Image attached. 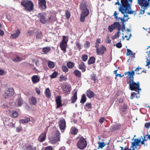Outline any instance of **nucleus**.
<instances>
[{"mask_svg":"<svg viewBox=\"0 0 150 150\" xmlns=\"http://www.w3.org/2000/svg\"><path fill=\"white\" fill-rule=\"evenodd\" d=\"M22 130V127L21 126H19L16 128V131L18 132H20Z\"/></svg>","mask_w":150,"mask_h":150,"instance_id":"61","label":"nucleus"},{"mask_svg":"<svg viewBox=\"0 0 150 150\" xmlns=\"http://www.w3.org/2000/svg\"><path fill=\"white\" fill-rule=\"evenodd\" d=\"M39 6L42 9H45L46 8L45 0H38Z\"/></svg>","mask_w":150,"mask_h":150,"instance_id":"14","label":"nucleus"},{"mask_svg":"<svg viewBox=\"0 0 150 150\" xmlns=\"http://www.w3.org/2000/svg\"><path fill=\"white\" fill-rule=\"evenodd\" d=\"M62 71L65 72H67L68 71V69L66 66H63L62 67Z\"/></svg>","mask_w":150,"mask_h":150,"instance_id":"54","label":"nucleus"},{"mask_svg":"<svg viewBox=\"0 0 150 150\" xmlns=\"http://www.w3.org/2000/svg\"><path fill=\"white\" fill-rule=\"evenodd\" d=\"M95 60V58L93 57H91L88 60V62L89 64H91L94 63Z\"/></svg>","mask_w":150,"mask_h":150,"instance_id":"32","label":"nucleus"},{"mask_svg":"<svg viewBox=\"0 0 150 150\" xmlns=\"http://www.w3.org/2000/svg\"><path fill=\"white\" fill-rule=\"evenodd\" d=\"M51 50V48L50 47H44L42 49V52L45 53L49 52Z\"/></svg>","mask_w":150,"mask_h":150,"instance_id":"31","label":"nucleus"},{"mask_svg":"<svg viewBox=\"0 0 150 150\" xmlns=\"http://www.w3.org/2000/svg\"><path fill=\"white\" fill-rule=\"evenodd\" d=\"M80 8L81 11L80 20L81 22H83L85 20V18L89 14V11L87 8L86 2L84 1H81Z\"/></svg>","mask_w":150,"mask_h":150,"instance_id":"2","label":"nucleus"},{"mask_svg":"<svg viewBox=\"0 0 150 150\" xmlns=\"http://www.w3.org/2000/svg\"><path fill=\"white\" fill-rule=\"evenodd\" d=\"M100 41L101 40L100 38H98L96 40L95 44V47L96 48V49L99 47L98 46L99 45V44L100 43Z\"/></svg>","mask_w":150,"mask_h":150,"instance_id":"35","label":"nucleus"},{"mask_svg":"<svg viewBox=\"0 0 150 150\" xmlns=\"http://www.w3.org/2000/svg\"><path fill=\"white\" fill-rule=\"evenodd\" d=\"M105 118L103 117H101L99 120V122L100 123H102L104 121Z\"/></svg>","mask_w":150,"mask_h":150,"instance_id":"63","label":"nucleus"},{"mask_svg":"<svg viewBox=\"0 0 150 150\" xmlns=\"http://www.w3.org/2000/svg\"><path fill=\"white\" fill-rule=\"evenodd\" d=\"M132 0H121V4L119 8V11L122 14H124L123 17L121 18L118 17L117 15L119 13H117L116 11L114 12L113 16H114L115 18L117 21L120 19L122 24H123L125 22L124 18L125 17H128V14H135V11H133L132 10L130 2L132 3Z\"/></svg>","mask_w":150,"mask_h":150,"instance_id":"1","label":"nucleus"},{"mask_svg":"<svg viewBox=\"0 0 150 150\" xmlns=\"http://www.w3.org/2000/svg\"><path fill=\"white\" fill-rule=\"evenodd\" d=\"M20 31L19 30H16V32L15 33L12 34L11 35V38H12L13 39H15L18 38L19 35L20 34Z\"/></svg>","mask_w":150,"mask_h":150,"instance_id":"19","label":"nucleus"},{"mask_svg":"<svg viewBox=\"0 0 150 150\" xmlns=\"http://www.w3.org/2000/svg\"><path fill=\"white\" fill-rule=\"evenodd\" d=\"M86 100V98L85 95L83 94L81 97V98L80 100V103H84Z\"/></svg>","mask_w":150,"mask_h":150,"instance_id":"36","label":"nucleus"},{"mask_svg":"<svg viewBox=\"0 0 150 150\" xmlns=\"http://www.w3.org/2000/svg\"><path fill=\"white\" fill-rule=\"evenodd\" d=\"M18 115V113L16 111H13L12 113V116L13 117L16 118L17 117Z\"/></svg>","mask_w":150,"mask_h":150,"instance_id":"44","label":"nucleus"},{"mask_svg":"<svg viewBox=\"0 0 150 150\" xmlns=\"http://www.w3.org/2000/svg\"><path fill=\"white\" fill-rule=\"evenodd\" d=\"M66 77H65L63 75H62L61 77H60V80H66Z\"/></svg>","mask_w":150,"mask_h":150,"instance_id":"64","label":"nucleus"},{"mask_svg":"<svg viewBox=\"0 0 150 150\" xmlns=\"http://www.w3.org/2000/svg\"><path fill=\"white\" fill-rule=\"evenodd\" d=\"M88 59V56L87 55L84 54L82 56V60L84 61H86Z\"/></svg>","mask_w":150,"mask_h":150,"instance_id":"52","label":"nucleus"},{"mask_svg":"<svg viewBox=\"0 0 150 150\" xmlns=\"http://www.w3.org/2000/svg\"><path fill=\"white\" fill-rule=\"evenodd\" d=\"M30 120V119L29 117L25 118L24 119H21L20 120L19 122L20 123H27L29 122Z\"/></svg>","mask_w":150,"mask_h":150,"instance_id":"26","label":"nucleus"},{"mask_svg":"<svg viewBox=\"0 0 150 150\" xmlns=\"http://www.w3.org/2000/svg\"><path fill=\"white\" fill-rule=\"evenodd\" d=\"M84 46L86 48H89L90 46V42L87 41H86L85 43L84 44Z\"/></svg>","mask_w":150,"mask_h":150,"instance_id":"48","label":"nucleus"},{"mask_svg":"<svg viewBox=\"0 0 150 150\" xmlns=\"http://www.w3.org/2000/svg\"><path fill=\"white\" fill-rule=\"evenodd\" d=\"M60 133L58 132H56L55 136L53 137L51 142L52 143L54 144L57 143V142L60 141Z\"/></svg>","mask_w":150,"mask_h":150,"instance_id":"13","label":"nucleus"},{"mask_svg":"<svg viewBox=\"0 0 150 150\" xmlns=\"http://www.w3.org/2000/svg\"><path fill=\"white\" fill-rule=\"evenodd\" d=\"M122 44L121 42H118L117 43L116 45V47L119 48H121L122 47Z\"/></svg>","mask_w":150,"mask_h":150,"instance_id":"58","label":"nucleus"},{"mask_svg":"<svg viewBox=\"0 0 150 150\" xmlns=\"http://www.w3.org/2000/svg\"><path fill=\"white\" fill-rule=\"evenodd\" d=\"M137 94H138L137 93H136L135 92H133V93H132L130 98L131 99H133L134 97H136L137 98H139V97H138V96H137Z\"/></svg>","mask_w":150,"mask_h":150,"instance_id":"39","label":"nucleus"},{"mask_svg":"<svg viewBox=\"0 0 150 150\" xmlns=\"http://www.w3.org/2000/svg\"><path fill=\"white\" fill-rule=\"evenodd\" d=\"M68 40V37H67L64 36H63V40L61 42L67 44Z\"/></svg>","mask_w":150,"mask_h":150,"instance_id":"37","label":"nucleus"},{"mask_svg":"<svg viewBox=\"0 0 150 150\" xmlns=\"http://www.w3.org/2000/svg\"><path fill=\"white\" fill-rule=\"evenodd\" d=\"M79 68L80 69L82 70L83 72H85L86 71V67L84 63L83 62H81L79 65Z\"/></svg>","mask_w":150,"mask_h":150,"instance_id":"21","label":"nucleus"},{"mask_svg":"<svg viewBox=\"0 0 150 150\" xmlns=\"http://www.w3.org/2000/svg\"><path fill=\"white\" fill-rule=\"evenodd\" d=\"M120 126V125L119 124H117L113 126L112 129L114 130H117L119 129Z\"/></svg>","mask_w":150,"mask_h":150,"instance_id":"40","label":"nucleus"},{"mask_svg":"<svg viewBox=\"0 0 150 150\" xmlns=\"http://www.w3.org/2000/svg\"><path fill=\"white\" fill-rule=\"evenodd\" d=\"M44 150H53V148L51 146H48L46 147Z\"/></svg>","mask_w":150,"mask_h":150,"instance_id":"55","label":"nucleus"},{"mask_svg":"<svg viewBox=\"0 0 150 150\" xmlns=\"http://www.w3.org/2000/svg\"><path fill=\"white\" fill-rule=\"evenodd\" d=\"M63 91L65 93H69L71 91V86L70 84L67 83L63 84L62 87Z\"/></svg>","mask_w":150,"mask_h":150,"instance_id":"8","label":"nucleus"},{"mask_svg":"<svg viewBox=\"0 0 150 150\" xmlns=\"http://www.w3.org/2000/svg\"><path fill=\"white\" fill-rule=\"evenodd\" d=\"M59 126L62 131H63L65 129L66 127V123L65 120L63 118H61L59 122Z\"/></svg>","mask_w":150,"mask_h":150,"instance_id":"10","label":"nucleus"},{"mask_svg":"<svg viewBox=\"0 0 150 150\" xmlns=\"http://www.w3.org/2000/svg\"><path fill=\"white\" fill-rule=\"evenodd\" d=\"M56 101L57 104L56 108H58L60 107L62 105V100L61 97L58 96L56 98Z\"/></svg>","mask_w":150,"mask_h":150,"instance_id":"18","label":"nucleus"},{"mask_svg":"<svg viewBox=\"0 0 150 150\" xmlns=\"http://www.w3.org/2000/svg\"><path fill=\"white\" fill-rule=\"evenodd\" d=\"M29 102L32 105H35L37 102L36 99L35 97H32L30 99Z\"/></svg>","mask_w":150,"mask_h":150,"instance_id":"25","label":"nucleus"},{"mask_svg":"<svg viewBox=\"0 0 150 150\" xmlns=\"http://www.w3.org/2000/svg\"><path fill=\"white\" fill-rule=\"evenodd\" d=\"M142 68H141L138 67L136 69L135 71L136 72V73L137 74H140L143 71H140V70H142Z\"/></svg>","mask_w":150,"mask_h":150,"instance_id":"38","label":"nucleus"},{"mask_svg":"<svg viewBox=\"0 0 150 150\" xmlns=\"http://www.w3.org/2000/svg\"><path fill=\"white\" fill-rule=\"evenodd\" d=\"M65 12L67 18V19H69L70 18V12L69 11L67 10H66Z\"/></svg>","mask_w":150,"mask_h":150,"instance_id":"49","label":"nucleus"},{"mask_svg":"<svg viewBox=\"0 0 150 150\" xmlns=\"http://www.w3.org/2000/svg\"><path fill=\"white\" fill-rule=\"evenodd\" d=\"M14 94V90L13 88H9L6 91L3 95L5 98H9L13 96Z\"/></svg>","mask_w":150,"mask_h":150,"instance_id":"7","label":"nucleus"},{"mask_svg":"<svg viewBox=\"0 0 150 150\" xmlns=\"http://www.w3.org/2000/svg\"><path fill=\"white\" fill-rule=\"evenodd\" d=\"M76 45L77 47H78L79 50L81 49V45L78 42H76Z\"/></svg>","mask_w":150,"mask_h":150,"instance_id":"59","label":"nucleus"},{"mask_svg":"<svg viewBox=\"0 0 150 150\" xmlns=\"http://www.w3.org/2000/svg\"><path fill=\"white\" fill-rule=\"evenodd\" d=\"M150 0H137V3L141 8L144 10L146 9L149 6Z\"/></svg>","mask_w":150,"mask_h":150,"instance_id":"6","label":"nucleus"},{"mask_svg":"<svg viewBox=\"0 0 150 150\" xmlns=\"http://www.w3.org/2000/svg\"><path fill=\"white\" fill-rule=\"evenodd\" d=\"M56 20V18L54 16H51L50 18L49 21V22H53L54 21H55Z\"/></svg>","mask_w":150,"mask_h":150,"instance_id":"47","label":"nucleus"},{"mask_svg":"<svg viewBox=\"0 0 150 150\" xmlns=\"http://www.w3.org/2000/svg\"><path fill=\"white\" fill-rule=\"evenodd\" d=\"M144 126L146 128H150V122L146 123L145 124Z\"/></svg>","mask_w":150,"mask_h":150,"instance_id":"56","label":"nucleus"},{"mask_svg":"<svg viewBox=\"0 0 150 150\" xmlns=\"http://www.w3.org/2000/svg\"><path fill=\"white\" fill-rule=\"evenodd\" d=\"M77 146L80 149L83 150L86 147L87 143L86 140L83 137L79 138L77 143Z\"/></svg>","mask_w":150,"mask_h":150,"instance_id":"5","label":"nucleus"},{"mask_svg":"<svg viewBox=\"0 0 150 150\" xmlns=\"http://www.w3.org/2000/svg\"><path fill=\"white\" fill-rule=\"evenodd\" d=\"M36 36L37 39H41L42 36V32L41 31L37 32Z\"/></svg>","mask_w":150,"mask_h":150,"instance_id":"34","label":"nucleus"},{"mask_svg":"<svg viewBox=\"0 0 150 150\" xmlns=\"http://www.w3.org/2000/svg\"><path fill=\"white\" fill-rule=\"evenodd\" d=\"M134 71H132V72L128 71V72H125V74H127L129 76L128 78H129V80L133 79V76L134 75Z\"/></svg>","mask_w":150,"mask_h":150,"instance_id":"20","label":"nucleus"},{"mask_svg":"<svg viewBox=\"0 0 150 150\" xmlns=\"http://www.w3.org/2000/svg\"><path fill=\"white\" fill-rule=\"evenodd\" d=\"M37 16L39 18L40 22L41 23H45L46 22L47 20L46 18V14L45 13H39Z\"/></svg>","mask_w":150,"mask_h":150,"instance_id":"9","label":"nucleus"},{"mask_svg":"<svg viewBox=\"0 0 150 150\" xmlns=\"http://www.w3.org/2000/svg\"><path fill=\"white\" fill-rule=\"evenodd\" d=\"M31 80L33 83L35 84L40 81V78L38 75H34L32 77Z\"/></svg>","mask_w":150,"mask_h":150,"instance_id":"15","label":"nucleus"},{"mask_svg":"<svg viewBox=\"0 0 150 150\" xmlns=\"http://www.w3.org/2000/svg\"><path fill=\"white\" fill-rule=\"evenodd\" d=\"M127 52L126 54L127 55L129 56L132 54V52L131 50L129 49H127Z\"/></svg>","mask_w":150,"mask_h":150,"instance_id":"60","label":"nucleus"},{"mask_svg":"<svg viewBox=\"0 0 150 150\" xmlns=\"http://www.w3.org/2000/svg\"><path fill=\"white\" fill-rule=\"evenodd\" d=\"M113 26L115 29L117 28L118 27H119L120 24L117 22H115L112 24Z\"/></svg>","mask_w":150,"mask_h":150,"instance_id":"45","label":"nucleus"},{"mask_svg":"<svg viewBox=\"0 0 150 150\" xmlns=\"http://www.w3.org/2000/svg\"><path fill=\"white\" fill-rule=\"evenodd\" d=\"M67 65L68 68L71 69L74 66L75 64L72 62H69L67 63Z\"/></svg>","mask_w":150,"mask_h":150,"instance_id":"29","label":"nucleus"},{"mask_svg":"<svg viewBox=\"0 0 150 150\" xmlns=\"http://www.w3.org/2000/svg\"><path fill=\"white\" fill-rule=\"evenodd\" d=\"M48 67L50 69H53L55 67L54 62L52 61H48L47 63Z\"/></svg>","mask_w":150,"mask_h":150,"instance_id":"30","label":"nucleus"},{"mask_svg":"<svg viewBox=\"0 0 150 150\" xmlns=\"http://www.w3.org/2000/svg\"><path fill=\"white\" fill-rule=\"evenodd\" d=\"M96 53L99 55H103L106 50V48L103 45H101L99 47L96 49Z\"/></svg>","mask_w":150,"mask_h":150,"instance_id":"11","label":"nucleus"},{"mask_svg":"<svg viewBox=\"0 0 150 150\" xmlns=\"http://www.w3.org/2000/svg\"><path fill=\"white\" fill-rule=\"evenodd\" d=\"M85 107L88 109H90L92 108V105L91 103H87L86 104Z\"/></svg>","mask_w":150,"mask_h":150,"instance_id":"57","label":"nucleus"},{"mask_svg":"<svg viewBox=\"0 0 150 150\" xmlns=\"http://www.w3.org/2000/svg\"><path fill=\"white\" fill-rule=\"evenodd\" d=\"M113 26L112 24L111 25L109 26L108 28V29L109 30L110 32H111L114 29Z\"/></svg>","mask_w":150,"mask_h":150,"instance_id":"53","label":"nucleus"},{"mask_svg":"<svg viewBox=\"0 0 150 150\" xmlns=\"http://www.w3.org/2000/svg\"><path fill=\"white\" fill-rule=\"evenodd\" d=\"M141 140L138 139H135L132 143V150H138L137 147L139 146V143Z\"/></svg>","mask_w":150,"mask_h":150,"instance_id":"12","label":"nucleus"},{"mask_svg":"<svg viewBox=\"0 0 150 150\" xmlns=\"http://www.w3.org/2000/svg\"><path fill=\"white\" fill-rule=\"evenodd\" d=\"M21 5L24 7L25 9L27 11L30 12L33 9L34 4L31 1H23L21 2Z\"/></svg>","mask_w":150,"mask_h":150,"instance_id":"4","label":"nucleus"},{"mask_svg":"<svg viewBox=\"0 0 150 150\" xmlns=\"http://www.w3.org/2000/svg\"><path fill=\"white\" fill-rule=\"evenodd\" d=\"M46 133L44 132L42 133L39 137L38 140L40 142H42L44 141L46 138Z\"/></svg>","mask_w":150,"mask_h":150,"instance_id":"16","label":"nucleus"},{"mask_svg":"<svg viewBox=\"0 0 150 150\" xmlns=\"http://www.w3.org/2000/svg\"><path fill=\"white\" fill-rule=\"evenodd\" d=\"M6 74L5 71L2 69H0V75L3 76Z\"/></svg>","mask_w":150,"mask_h":150,"instance_id":"62","label":"nucleus"},{"mask_svg":"<svg viewBox=\"0 0 150 150\" xmlns=\"http://www.w3.org/2000/svg\"><path fill=\"white\" fill-rule=\"evenodd\" d=\"M27 150H36V149L32 146L29 145L28 146Z\"/></svg>","mask_w":150,"mask_h":150,"instance_id":"51","label":"nucleus"},{"mask_svg":"<svg viewBox=\"0 0 150 150\" xmlns=\"http://www.w3.org/2000/svg\"><path fill=\"white\" fill-rule=\"evenodd\" d=\"M78 132V129L75 127H72L71 129V133L72 134L76 135Z\"/></svg>","mask_w":150,"mask_h":150,"instance_id":"28","label":"nucleus"},{"mask_svg":"<svg viewBox=\"0 0 150 150\" xmlns=\"http://www.w3.org/2000/svg\"><path fill=\"white\" fill-rule=\"evenodd\" d=\"M67 44L61 42L60 43L59 47L61 50L63 51L64 52H66V48L67 47Z\"/></svg>","mask_w":150,"mask_h":150,"instance_id":"17","label":"nucleus"},{"mask_svg":"<svg viewBox=\"0 0 150 150\" xmlns=\"http://www.w3.org/2000/svg\"><path fill=\"white\" fill-rule=\"evenodd\" d=\"M18 105L19 106H21L23 104V101L21 98H18L17 99Z\"/></svg>","mask_w":150,"mask_h":150,"instance_id":"41","label":"nucleus"},{"mask_svg":"<svg viewBox=\"0 0 150 150\" xmlns=\"http://www.w3.org/2000/svg\"><path fill=\"white\" fill-rule=\"evenodd\" d=\"M77 92L76 91L74 93L73 96L71 98V103H74L77 99Z\"/></svg>","mask_w":150,"mask_h":150,"instance_id":"22","label":"nucleus"},{"mask_svg":"<svg viewBox=\"0 0 150 150\" xmlns=\"http://www.w3.org/2000/svg\"><path fill=\"white\" fill-rule=\"evenodd\" d=\"M129 86V88L132 91H137V93H139L141 89L139 88V82L136 83L134 81L133 79L129 80L128 83Z\"/></svg>","mask_w":150,"mask_h":150,"instance_id":"3","label":"nucleus"},{"mask_svg":"<svg viewBox=\"0 0 150 150\" xmlns=\"http://www.w3.org/2000/svg\"><path fill=\"white\" fill-rule=\"evenodd\" d=\"M23 59L22 58H20L18 56L16 57L15 58L12 59V60L13 61L16 62H20Z\"/></svg>","mask_w":150,"mask_h":150,"instance_id":"33","label":"nucleus"},{"mask_svg":"<svg viewBox=\"0 0 150 150\" xmlns=\"http://www.w3.org/2000/svg\"><path fill=\"white\" fill-rule=\"evenodd\" d=\"M45 94L46 97L49 98L51 96V92L49 88H47L45 91Z\"/></svg>","mask_w":150,"mask_h":150,"instance_id":"23","label":"nucleus"},{"mask_svg":"<svg viewBox=\"0 0 150 150\" xmlns=\"http://www.w3.org/2000/svg\"><path fill=\"white\" fill-rule=\"evenodd\" d=\"M74 74L76 77L79 78L81 75V73L80 71L78 70H75L74 71Z\"/></svg>","mask_w":150,"mask_h":150,"instance_id":"27","label":"nucleus"},{"mask_svg":"<svg viewBox=\"0 0 150 150\" xmlns=\"http://www.w3.org/2000/svg\"><path fill=\"white\" fill-rule=\"evenodd\" d=\"M57 72L56 71H54L53 73L51 75L50 77L52 79L54 78L57 76Z\"/></svg>","mask_w":150,"mask_h":150,"instance_id":"42","label":"nucleus"},{"mask_svg":"<svg viewBox=\"0 0 150 150\" xmlns=\"http://www.w3.org/2000/svg\"><path fill=\"white\" fill-rule=\"evenodd\" d=\"M87 96L89 98H91L94 96L95 94L91 90H88L86 92Z\"/></svg>","mask_w":150,"mask_h":150,"instance_id":"24","label":"nucleus"},{"mask_svg":"<svg viewBox=\"0 0 150 150\" xmlns=\"http://www.w3.org/2000/svg\"><path fill=\"white\" fill-rule=\"evenodd\" d=\"M144 140L147 141L148 140L150 139V135L146 134L144 136Z\"/></svg>","mask_w":150,"mask_h":150,"instance_id":"46","label":"nucleus"},{"mask_svg":"<svg viewBox=\"0 0 150 150\" xmlns=\"http://www.w3.org/2000/svg\"><path fill=\"white\" fill-rule=\"evenodd\" d=\"M98 144H99L98 148H102L106 145V144L103 142H99Z\"/></svg>","mask_w":150,"mask_h":150,"instance_id":"43","label":"nucleus"},{"mask_svg":"<svg viewBox=\"0 0 150 150\" xmlns=\"http://www.w3.org/2000/svg\"><path fill=\"white\" fill-rule=\"evenodd\" d=\"M111 40L109 38V35H108L105 39V42L108 44H110L111 43Z\"/></svg>","mask_w":150,"mask_h":150,"instance_id":"50","label":"nucleus"}]
</instances>
